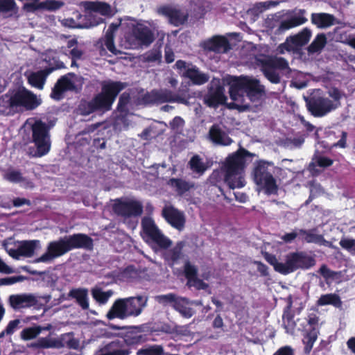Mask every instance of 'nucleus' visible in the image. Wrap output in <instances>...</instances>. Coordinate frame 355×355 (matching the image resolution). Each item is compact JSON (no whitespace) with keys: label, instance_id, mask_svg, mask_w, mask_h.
Segmentation results:
<instances>
[{"label":"nucleus","instance_id":"f257e3e1","mask_svg":"<svg viewBox=\"0 0 355 355\" xmlns=\"http://www.w3.org/2000/svg\"><path fill=\"white\" fill-rule=\"evenodd\" d=\"M230 94L233 102L232 107L240 111L248 110L250 103L257 106L264 95L263 87L259 81L248 76L235 78L230 85Z\"/></svg>","mask_w":355,"mask_h":355},{"label":"nucleus","instance_id":"f03ea898","mask_svg":"<svg viewBox=\"0 0 355 355\" xmlns=\"http://www.w3.org/2000/svg\"><path fill=\"white\" fill-rule=\"evenodd\" d=\"M92 245V239L82 234L66 236L57 241L48 243L46 251L40 257L35 259V263H51L73 249L89 248Z\"/></svg>","mask_w":355,"mask_h":355},{"label":"nucleus","instance_id":"7ed1b4c3","mask_svg":"<svg viewBox=\"0 0 355 355\" xmlns=\"http://www.w3.org/2000/svg\"><path fill=\"white\" fill-rule=\"evenodd\" d=\"M22 129L27 137H24V140L31 144L27 150L31 156L40 157L49 153L51 141L46 123L41 121L28 119Z\"/></svg>","mask_w":355,"mask_h":355},{"label":"nucleus","instance_id":"20e7f679","mask_svg":"<svg viewBox=\"0 0 355 355\" xmlns=\"http://www.w3.org/2000/svg\"><path fill=\"white\" fill-rule=\"evenodd\" d=\"M254 156L243 148L229 155L223 165L225 181L230 189L242 188L245 184L244 169Z\"/></svg>","mask_w":355,"mask_h":355},{"label":"nucleus","instance_id":"39448f33","mask_svg":"<svg viewBox=\"0 0 355 355\" xmlns=\"http://www.w3.org/2000/svg\"><path fill=\"white\" fill-rule=\"evenodd\" d=\"M102 91L91 101H80L77 113L87 116L95 110H109L118 94L123 90L126 85L121 82L104 81L101 84Z\"/></svg>","mask_w":355,"mask_h":355},{"label":"nucleus","instance_id":"423d86ee","mask_svg":"<svg viewBox=\"0 0 355 355\" xmlns=\"http://www.w3.org/2000/svg\"><path fill=\"white\" fill-rule=\"evenodd\" d=\"M41 104V99L24 87L9 90L0 98V112L10 114L19 110H33Z\"/></svg>","mask_w":355,"mask_h":355},{"label":"nucleus","instance_id":"0eeeda50","mask_svg":"<svg viewBox=\"0 0 355 355\" xmlns=\"http://www.w3.org/2000/svg\"><path fill=\"white\" fill-rule=\"evenodd\" d=\"M147 302L148 297L144 295L118 299L112 304L106 316L109 320H124L129 317H137L146 306Z\"/></svg>","mask_w":355,"mask_h":355},{"label":"nucleus","instance_id":"6e6552de","mask_svg":"<svg viewBox=\"0 0 355 355\" xmlns=\"http://www.w3.org/2000/svg\"><path fill=\"white\" fill-rule=\"evenodd\" d=\"M275 171L272 162L260 160L254 164L252 175L259 191H262L268 195L277 193L278 187L273 176Z\"/></svg>","mask_w":355,"mask_h":355},{"label":"nucleus","instance_id":"1a4fd4ad","mask_svg":"<svg viewBox=\"0 0 355 355\" xmlns=\"http://www.w3.org/2000/svg\"><path fill=\"white\" fill-rule=\"evenodd\" d=\"M154 40L152 31L142 24L132 27L131 33L125 37V46L128 49H136L144 46H149Z\"/></svg>","mask_w":355,"mask_h":355},{"label":"nucleus","instance_id":"9d476101","mask_svg":"<svg viewBox=\"0 0 355 355\" xmlns=\"http://www.w3.org/2000/svg\"><path fill=\"white\" fill-rule=\"evenodd\" d=\"M3 245L10 257L19 259L21 257H32L35 250L40 248V242L38 240L15 241L8 239L4 242Z\"/></svg>","mask_w":355,"mask_h":355},{"label":"nucleus","instance_id":"9b49d317","mask_svg":"<svg viewBox=\"0 0 355 355\" xmlns=\"http://www.w3.org/2000/svg\"><path fill=\"white\" fill-rule=\"evenodd\" d=\"M314 264V259L302 252L290 253L284 261H279L277 272L286 275L299 268H309Z\"/></svg>","mask_w":355,"mask_h":355},{"label":"nucleus","instance_id":"f8f14e48","mask_svg":"<svg viewBox=\"0 0 355 355\" xmlns=\"http://www.w3.org/2000/svg\"><path fill=\"white\" fill-rule=\"evenodd\" d=\"M143 239L148 243L156 244L160 248H167L171 241L166 237L150 217H145L141 221Z\"/></svg>","mask_w":355,"mask_h":355},{"label":"nucleus","instance_id":"ddd939ff","mask_svg":"<svg viewBox=\"0 0 355 355\" xmlns=\"http://www.w3.org/2000/svg\"><path fill=\"white\" fill-rule=\"evenodd\" d=\"M82 4L87 11L86 17L89 21V26H94L103 22V19L98 17V14L105 17H111L114 14L111 6L104 2L85 1Z\"/></svg>","mask_w":355,"mask_h":355},{"label":"nucleus","instance_id":"4468645a","mask_svg":"<svg viewBox=\"0 0 355 355\" xmlns=\"http://www.w3.org/2000/svg\"><path fill=\"white\" fill-rule=\"evenodd\" d=\"M83 84V78L78 75L69 73L61 77L54 86L51 97L59 100L62 98V94L67 91H79Z\"/></svg>","mask_w":355,"mask_h":355},{"label":"nucleus","instance_id":"2eb2a0df","mask_svg":"<svg viewBox=\"0 0 355 355\" xmlns=\"http://www.w3.org/2000/svg\"><path fill=\"white\" fill-rule=\"evenodd\" d=\"M175 67L182 76L189 78L195 85H202L209 80L208 74L200 71L192 63L180 60L176 62Z\"/></svg>","mask_w":355,"mask_h":355},{"label":"nucleus","instance_id":"dca6fc26","mask_svg":"<svg viewBox=\"0 0 355 355\" xmlns=\"http://www.w3.org/2000/svg\"><path fill=\"white\" fill-rule=\"evenodd\" d=\"M311 35V31L308 28H304L297 35L287 38L285 42L278 46L277 51L281 54L286 51H295L309 42Z\"/></svg>","mask_w":355,"mask_h":355},{"label":"nucleus","instance_id":"f3484780","mask_svg":"<svg viewBox=\"0 0 355 355\" xmlns=\"http://www.w3.org/2000/svg\"><path fill=\"white\" fill-rule=\"evenodd\" d=\"M181 98L167 89L153 90L146 94L142 99H139V105L160 104L166 102H180Z\"/></svg>","mask_w":355,"mask_h":355},{"label":"nucleus","instance_id":"a211bd4d","mask_svg":"<svg viewBox=\"0 0 355 355\" xmlns=\"http://www.w3.org/2000/svg\"><path fill=\"white\" fill-rule=\"evenodd\" d=\"M113 209L115 213L123 216H139L142 213L143 206L139 201L125 198L116 200Z\"/></svg>","mask_w":355,"mask_h":355},{"label":"nucleus","instance_id":"6ab92c4d","mask_svg":"<svg viewBox=\"0 0 355 355\" xmlns=\"http://www.w3.org/2000/svg\"><path fill=\"white\" fill-rule=\"evenodd\" d=\"M306 105L311 114L318 117L323 116L336 109V103L325 96H314L309 101L306 100Z\"/></svg>","mask_w":355,"mask_h":355},{"label":"nucleus","instance_id":"aec40b11","mask_svg":"<svg viewBox=\"0 0 355 355\" xmlns=\"http://www.w3.org/2000/svg\"><path fill=\"white\" fill-rule=\"evenodd\" d=\"M158 13L166 17L170 23L174 26L183 24L187 19L188 14L176 7L163 6L158 9Z\"/></svg>","mask_w":355,"mask_h":355},{"label":"nucleus","instance_id":"412c9836","mask_svg":"<svg viewBox=\"0 0 355 355\" xmlns=\"http://www.w3.org/2000/svg\"><path fill=\"white\" fill-rule=\"evenodd\" d=\"M10 306L15 310L26 309L35 305L37 302L35 295L21 293L11 295L8 299Z\"/></svg>","mask_w":355,"mask_h":355},{"label":"nucleus","instance_id":"4be33fe9","mask_svg":"<svg viewBox=\"0 0 355 355\" xmlns=\"http://www.w3.org/2000/svg\"><path fill=\"white\" fill-rule=\"evenodd\" d=\"M130 351L124 340H114L101 347L95 355H129Z\"/></svg>","mask_w":355,"mask_h":355},{"label":"nucleus","instance_id":"5701e85b","mask_svg":"<svg viewBox=\"0 0 355 355\" xmlns=\"http://www.w3.org/2000/svg\"><path fill=\"white\" fill-rule=\"evenodd\" d=\"M200 46L205 50L219 53H226L230 49L227 40L225 37L218 35L203 41Z\"/></svg>","mask_w":355,"mask_h":355},{"label":"nucleus","instance_id":"b1692460","mask_svg":"<svg viewBox=\"0 0 355 355\" xmlns=\"http://www.w3.org/2000/svg\"><path fill=\"white\" fill-rule=\"evenodd\" d=\"M162 216L175 228L181 230L185 223L182 212L170 205H166L162 210Z\"/></svg>","mask_w":355,"mask_h":355},{"label":"nucleus","instance_id":"393cba45","mask_svg":"<svg viewBox=\"0 0 355 355\" xmlns=\"http://www.w3.org/2000/svg\"><path fill=\"white\" fill-rule=\"evenodd\" d=\"M305 15V10L300 9L293 11L287 19L282 21L279 30L284 31L306 23L307 21V19Z\"/></svg>","mask_w":355,"mask_h":355},{"label":"nucleus","instance_id":"a878e982","mask_svg":"<svg viewBox=\"0 0 355 355\" xmlns=\"http://www.w3.org/2000/svg\"><path fill=\"white\" fill-rule=\"evenodd\" d=\"M198 270L196 267L191 264L189 261H187L184 264V273L187 279V285L193 286L198 290H205L208 288V284L202 280L197 277Z\"/></svg>","mask_w":355,"mask_h":355},{"label":"nucleus","instance_id":"bb28decb","mask_svg":"<svg viewBox=\"0 0 355 355\" xmlns=\"http://www.w3.org/2000/svg\"><path fill=\"white\" fill-rule=\"evenodd\" d=\"M300 240L327 246L334 249L336 248L331 243L325 240L322 235L316 233L315 229L309 230H300Z\"/></svg>","mask_w":355,"mask_h":355},{"label":"nucleus","instance_id":"cd10ccee","mask_svg":"<svg viewBox=\"0 0 355 355\" xmlns=\"http://www.w3.org/2000/svg\"><path fill=\"white\" fill-rule=\"evenodd\" d=\"M54 70L53 67H48L37 71L31 72L28 75V83L31 86L42 89L47 76Z\"/></svg>","mask_w":355,"mask_h":355},{"label":"nucleus","instance_id":"c85d7f7f","mask_svg":"<svg viewBox=\"0 0 355 355\" xmlns=\"http://www.w3.org/2000/svg\"><path fill=\"white\" fill-rule=\"evenodd\" d=\"M209 137L214 143L222 146H227L232 142V140L219 125H212L209 132Z\"/></svg>","mask_w":355,"mask_h":355},{"label":"nucleus","instance_id":"c756f323","mask_svg":"<svg viewBox=\"0 0 355 355\" xmlns=\"http://www.w3.org/2000/svg\"><path fill=\"white\" fill-rule=\"evenodd\" d=\"M121 22L112 23L106 31L104 38L101 41V45L104 50L106 48L113 54H116L117 50L114 44V33L120 26Z\"/></svg>","mask_w":355,"mask_h":355},{"label":"nucleus","instance_id":"7c9ffc66","mask_svg":"<svg viewBox=\"0 0 355 355\" xmlns=\"http://www.w3.org/2000/svg\"><path fill=\"white\" fill-rule=\"evenodd\" d=\"M311 23L319 28H327L334 24L335 17L327 13H313L311 17Z\"/></svg>","mask_w":355,"mask_h":355},{"label":"nucleus","instance_id":"2f4dec72","mask_svg":"<svg viewBox=\"0 0 355 355\" xmlns=\"http://www.w3.org/2000/svg\"><path fill=\"white\" fill-rule=\"evenodd\" d=\"M3 178L13 183H20L21 185L25 188H33V184L24 178L20 171L14 170V169H8L3 174Z\"/></svg>","mask_w":355,"mask_h":355},{"label":"nucleus","instance_id":"473e14b6","mask_svg":"<svg viewBox=\"0 0 355 355\" xmlns=\"http://www.w3.org/2000/svg\"><path fill=\"white\" fill-rule=\"evenodd\" d=\"M69 296L76 299V302L84 310L89 308L88 290L86 288H73L69 293Z\"/></svg>","mask_w":355,"mask_h":355},{"label":"nucleus","instance_id":"72a5a7b5","mask_svg":"<svg viewBox=\"0 0 355 355\" xmlns=\"http://www.w3.org/2000/svg\"><path fill=\"white\" fill-rule=\"evenodd\" d=\"M173 308L186 318H191L195 313L190 306V301L185 297H178Z\"/></svg>","mask_w":355,"mask_h":355},{"label":"nucleus","instance_id":"f704fd0d","mask_svg":"<svg viewBox=\"0 0 355 355\" xmlns=\"http://www.w3.org/2000/svg\"><path fill=\"white\" fill-rule=\"evenodd\" d=\"M31 346L37 349H49L60 348L63 345L60 340L47 336L38 338L35 342L31 344Z\"/></svg>","mask_w":355,"mask_h":355},{"label":"nucleus","instance_id":"c9c22d12","mask_svg":"<svg viewBox=\"0 0 355 355\" xmlns=\"http://www.w3.org/2000/svg\"><path fill=\"white\" fill-rule=\"evenodd\" d=\"M179 195H183L187 191L194 188V184L191 182L185 181L182 179L171 178L168 182Z\"/></svg>","mask_w":355,"mask_h":355},{"label":"nucleus","instance_id":"e433bc0d","mask_svg":"<svg viewBox=\"0 0 355 355\" xmlns=\"http://www.w3.org/2000/svg\"><path fill=\"white\" fill-rule=\"evenodd\" d=\"M267 65L270 67H272L275 70H280L288 76H291L293 73L292 70L288 67V62L282 58H272L268 60Z\"/></svg>","mask_w":355,"mask_h":355},{"label":"nucleus","instance_id":"4c0bfd02","mask_svg":"<svg viewBox=\"0 0 355 355\" xmlns=\"http://www.w3.org/2000/svg\"><path fill=\"white\" fill-rule=\"evenodd\" d=\"M332 164V159L324 156H318L313 159L311 163H310L309 169L313 175H317L320 172L316 169V166L325 168L330 166Z\"/></svg>","mask_w":355,"mask_h":355},{"label":"nucleus","instance_id":"58836bf2","mask_svg":"<svg viewBox=\"0 0 355 355\" xmlns=\"http://www.w3.org/2000/svg\"><path fill=\"white\" fill-rule=\"evenodd\" d=\"M189 164L191 170L198 175H202L208 168L207 164L198 155L193 156Z\"/></svg>","mask_w":355,"mask_h":355},{"label":"nucleus","instance_id":"ea45409f","mask_svg":"<svg viewBox=\"0 0 355 355\" xmlns=\"http://www.w3.org/2000/svg\"><path fill=\"white\" fill-rule=\"evenodd\" d=\"M341 304L339 296L334 293L322 295L317 302L318 306L332 305L335 307H339Z\"/></svg>","mask_w":355,"mask_h":355},{"label":"nucleus","instance_id":"a19ab883","mask_svg":"<svg viewBox=\"0 0 355 355\" xmlns=\"http://www.w3.org/2000/svg\"><path fill=\"white\" fill-rule=\"evenodd\" d=\"M327 43V38L324 34H318L310 46L308 51L310 53H319L324 48Z\"/></svg>","mask_w":355,"mask_h":355},{"label":"nucleus","instance_id":"79ce46f5","mask_svg":"<svg viewBox=\"0 0 355 355\" xmlns=\"http://www.w3.org/2000/svg\"><path fill=\"white\" fill-rule=\"evenodd\" d=\"M183 245V243L179 242L175 245L174 248L168 250L165 253L166 259L168 261H171L172 264H173L176 261L180 259L182 256V250Z\"/></svg>","mask_w":355,"mask_h":355},{"label":"nucleus","instance_id":"37998d69","mask_svg":"<svg viewBox=\"0 0 355 355\" xmlns=\"http://www.w3.org/2000/svg\"><path fill=\"white\" fill-rule=\"evenodd\" d=\"M92 297L100 304H105L109 298L112 295V291H103L98 288H95L92 291Z\"/></svg>","mask_w":355,"mask_h":355},{"label":"nucleus","instance_id":"c03bdc74","mask_svg":"<svg viewBox=\"0 0 355 355\" xmlns=\"http://www.w3.org/2000/svg\"><path fill=\"white\" fill-rule=\"evenodd\" d=\"M210 106H214L216 104L221 103L225 99L222 90L218 88L214 92L209 94L205 98Z\"/></svg>","mask_w":355,"mask_h":355},{"label":"nucleus","instance_id":"a18cd8bd","mask_svg":"<svg viewBox=\"0 0 355 355\" xmlns=\"http://www.w3.org/2000/svg\"><path fill=\"white\" fill-rule=\"evenodd\" d=\"M41 332L42 327L35 326L23 329L20 335L23 340H28L36 338Z\"/></svg>","mask_w":355,"mask_h":355},{"label":"nucleus","instance_id":"49530a36","mask_svg":"<svg viewBox=\"0 0 355 355\" xmlns=\"http://www.w3.org/2000/svg\"><path fill=\"white\" fill-rule=\"evenodd\" d=\"M60 341L62 343V347L67 346L70 349H77L80 346L78 340L75 338L71 333L62 335Z\"/></svg>","mask_w":355,"mask_h":355},{"label":"nucleus","instance_id":"de8ad7c7","mask_svg":"<svg viewBox=\"0 0 355 355\" xmlns=\"http://www.w3.org/2000/svg\"><path fill=\"white\" fill-rule=\"evenodd\" d=\"M178 298V296L173 293L159 295L155 297L156 302L159 304L163 306L171 305L173 307Z\"/></svg>","mask_w":355,"mask_h":355},{"label":"nucleus","instance_id":"09e8293b","mask_svg":"<svg viewBox=\"0 0 355 355\" xmlns=\"http://www.w3.org/2000/svg\"><path fill=\"white\" fill-rule=\"evenodd\" d=\"M83 54H84L83 47L80 44L78 46H76L75 48H73V49L68 51V53H67V55H69L72 59L71 66V67H77L76 60L82 59Z\"/></svg>","mask_w":355,"mask_h":355},{"label":"nucleus","instance_id":"8fccbe9b","mask_svg":"<svg viewBox=\"0 0 355 355\" xmlns=\"http://www.w3.org/2000/svg\"><path fill=\"white\" fill-rule=\"evenodd\" d=\"M339 245L352 255H355V239L342 237Z\"/></svg>","mask_w":355,"mask_h":355},{"label":"nucleus","instance_id":"3c124183","mask_svg":"<svg viewBox=\"0 0 355 355\" xmlns=\"http://www.w3.org/2000/svg\"><path fill=\"white\" fill-rule=\"evenodd\" d=\"M263 73L265 76L272 83H278L280 80L279 73L273 69L267 64L263 67Z\"/></svg>","mask_w":355,"mask_h":355},{"label":"nucleus","instance_id":"603ef678","mask_svg":"<svg viewBox=\"0 0 355 355\" xmlns=\"http://www.w3.org/2000/svg\"><path fill=\"white\" fill-rule=\"evenodd\" d=\"M130 100V95L127 92H123L119 101L117 110L121 113V116H123L127 112V105Z\"/></svg>","mask_w":355,"mask_h":355},{"label":"nucleus","instance_id":"864d4df0","mask_svg":"<svg viewBox=\"0 0 355 355\" xmlns=\"http://www.w3.org/2000/svg\"><path fill=\"white\" fill-rule=\"evenodd\" d=\"M64 3L61 1L46 0L42 2V9L54 11L63 6Z\"/></svg>","mask_w":355,"mask_h":355},{"label":"nucleus","instance_id":"5fc2aeb1","mask_svg":"<svg viewBox=\"0 0 355 355\" xmlns=\"http://www.w3.org/2000/svg\"><path fill=\"white\" fill-rule=\"evenodd\" d=\"M137 354V355H162L163 349L160 346L155 345L150 347L141 349Z\"/></svg>","mask_w":355,"mask_h":355},{"label":"nucleus","instance_id":"6e6d98bb","mask_svg":"<svg viewBox=\"0 0 355 355\" xmlns=\"http://www.w3.org/2000/svg\"><path fill=\"white\" fill-rule=\"evenodd\" d=\"M21 320L19 319L13 320L9 322L6 329L0 333V338L3 337L5 334L11 335L19 329Z\"/></svg>","mask_w":355,"mask_h":355},{"label":"nucleus","instance_id":"4d7b16f0","mask_svg":"<svg viewBox=\"0 0 355 355\" xmlns=\"http://www.w3.org/2000/svg\"><path fill=\"white\" fill-rule=\"evenodd\" d=\"M351 38L352 36L342 28H336L335 29V39L336 41L349 44Z\"/></svg>","mask_w":355,"mask_h":355},{"label":"nucleus","instance_id":"13d9d810","mask_svg":"<svg viewBox=\"0 0 355 355\" xmlns=\"http://www.w3.org/2000/svg\"><path fill=\"white\" fill-rule=\"evenodd\" d=\"M184 125V121L180 116H175L173 121L170 122L171 128L175 132H181Z\"/></svg>","mask_w":355,"mask_h":355},{"label":"nucleus","instance_id":"bf43d9fd","mask_svg":"<svg viewBox=\"0 0 355 355\" xmlns=\"http://www.w3.org/2000/svg\"><path fill=\"white\" fill-rule=\"evenodd\" d=\"M24 9L27 12H34L37 10H42V2L39 0H31L24 4Z\"/></svg>","mask_w":355,"mask_h":355},{"label":"nucleus","instance_id":"052dcab7","mask_svg":"<svg viewBox=\"0 0 355 355\" xmlns=\"http://www.w3.org/2000/svg\"><path fill=\"white\" fill-rule=\"evenodd\" d=\"M320 272L324 278H325L327 280L331 279H335L338 277V273L334 271L331 270L329 268H328L326 266H322L320 268Z\"/></svg>","mask_w":355,"mask_h":355},{"label":"nucleus","instance_id":"680f3d73","mask_svg":"<svg viewBox=\"0 0 355 355\" xmlns=\"http://www.w3.org/2000/svg\"><path fill=\"white\" fill-rule=\"evenodd\" d=\"M16 8V3L14 0H0V11L8 12Z\"/></svg>","mask_w":355,"mask_h":355},{"label":"nucleus","instance_id":"e2e57ef3","mask_svg":"<svg viewBox=\"0 0 355 355\" xmlns=\"http://www.w3.org/2000/svg\"><path fill=\"white\" fill-rule=\"evenodd\" d=\"M26 278L24 276L8 277L0 279L1 285H12L17 282H23Z\"/></svg>","mask_w":355,"mask_h":355},{"label":"nucleus","instance_id":"0e129e2a","mask_svg":"<svg viewBox=\"0 0 355 355\" xmlns=\"http://www.w3.org/2000/svg\"><path fill=\"white\" fill-rule=\"evenodd\" d=\"M279 4L276 1H267L264 2H259L256 3L255 6L260 12L266 10L272 7H275Z\"/></svg>","mask_w":355,"mask_h":355},{"label":"nucleus","instance_id":"69168bd1","mask_svg":"<svg viewBox=\"0 0 355 355\" xmlns=\"http://www.w3.org/2000/svg\"><path fill=\"white\" fill-rule=\"evenodd\" d=\"M283 322L286 331L289 334H293L295 326V323L293 318L288 315H284Z\"/></svg>","mask_w":355,"mask_h":355},{"label":"nucleus","instance_id":"338daca9","mask_svg":"<svg viewBox=\"0 0 355 355\" xmlns=\"http://www.w3.org/2000/svg\"><path fill=\"white\" fill-rule=\"evenodd\" d=\"M296 238L300 239V230H295L293 232L282 236V239L286 243H291Z\"/></svg>","mask_w":355,"mask_h":355},{"label":"nucleus","instance_id":"774afa93","mask_svg":"<svg viewBox=\"0 0 355 355\" xmlns=\"http://www.w3.org/2000/svg\"><path fill=\"white\" fill-rule=\"evenodd\" d=\"M162 55L159 50H153L148 53L145 59L148 62H157L161 60Z\"/></svg>","mask_w":355,"mask_h":355}]
</instances>
